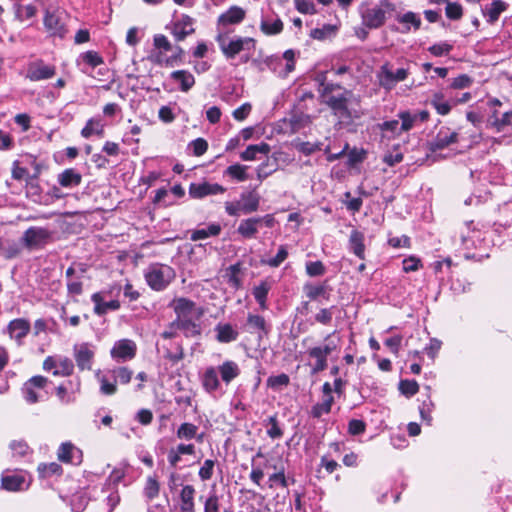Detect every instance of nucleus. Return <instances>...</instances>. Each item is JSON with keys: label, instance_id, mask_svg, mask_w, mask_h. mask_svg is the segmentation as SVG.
<instances>
[{"label": "nucleus", "instance_id": "obj_1", "mask_svg": "<svg viewBox=\"0 0 512 512\" xmlns=\"http://www.w3.org/2000/svg\"><path fill=\"white\" fill-rule=\"evenodd\" d=\"M325 103L332 111V114L340 119H350L352 114L348 108L353 97V92L342 87L340 84H329L324 89L318 90Z\"/></svg>", "mask_w": 512, "mask_h": 512}, {"label": "nucleus", "instance_id": "obj_2", "mask_svg": "<svg viewBox=\"0 0 512 512\" xmlns=\"http://www.w3.org/2000/svg\"><path fill=\"white\" fill-rule=\"evenodd\" d=\"M215 40L222 54L228 60L234 59L242 51H254L257 44V41L252 37L237 36L228 39V33L224 31H218Z\"/></svg>", "mask_w": 512, "mask_h": 512}, {"label": "nucleus", "instance_id": "obj_3", "mask_svg": "<svg viewBox=\"0 0 512 512\" xmlns=\"http://www.w3.org/2000/svg\"><path fill=\"white\" fill-rule=\"evenodd\" d=\"M175 270L166 264H151L144 273L147 285L154 291L165 290L175 279Z\"/></svg>", "mask_w": 512, "mask_h": 512}, {"label": "nucleus", "instance_id": "obj_4", "mask_svg": "<svg viewBox=\"0 0 512 512\" xmlns=\"http://www.w3.org/2000/svg\"><path fill=\"white\" fill-rule=\"evenodd\" d=\"M133 376V371L126 366L115 367L108 370L100 381V391L104 395H114L117 392V383L126 385Z\"/></svg>", "mask_w": 512, "mask_h": 512}, {"label": "nucleus", "instance_id": "obj_5", "mask_svg": "<svg viewBox=\"0 0 512 512\" xmlns=\"http://www.w3.org/2000/svg\"><path fill=\"white\" fill-rule=\"evenodd\" d=\"M49 381L43 376H33L26 381L22 388L24 399L29 404L44 400L48 395Z\"/></svg>", "mask_w": 512, "mask_h": 512}, {"label": "nucleus", "instance_id": "obj_6", "mask_svg": "<svg viewBox=\"0 0 512 512\" xmlns=\"http://www.w3.org/2000/svg\"><path fill=\"white\" fill-rule=\"evenodd\" d=\"M394 9V4L383 0L379 6L368 7L362 12V23L369 29H377L385 23L386 13Z\"/></svg>", "mask_w": 512, "mask_h": 512}, {"label": "nucleus", "instance_id": "obj_7", "mask_svg": "<svg viewBox=\"0 0 512 512\" xmlns=\"http://www.w3.org/2000/svg\"><path fill=\"white\" fill-rule=\"evenodd\" d=\"M52 233L43 227H29L21 238L22 244L29 250L43 248L51 239Z\"/></svg>", "mask_w": 512, "mask_h": 512}, {"label": "nucleus", "instance_id": "obj_8", "mask_svg": "<svg viewBox=\"0 0 512 512\" xmlns=\"http://www.w3.org/2000/svg\"><path fill=\"white\" fill-rule=\"evenodd\" d=\"M46 371H52L55 376H69L73 373L74 364L66 356L55 355L47 357L43 362Z\"/></svg>", "mask_w": 512, "mask_h": 512}, {"label": "nucleus", "instance_id": "obj_9", "mask_svg": "<svg viewBox=\"0 0 512 512\" xmlns=\"http://www.w3.org/2000/svg\"><path fill=\"white\" fill-rule=\"evenodd\" d=\"M74 358L80 370H91L94 362L95 349L91 343H78L74 345Z\"/></svg>", "mask_w": 512, "mask_h": 512}, {"label": "nucleus", "instance_id": "obj_10", "mask_svg": "<svg viewBox=\"0 0 512 512\" xmlns=\"http://www.w3.org/2000/svg\"><path fill=\"white\" fill-rule=\"evenodd\" d=\"M408 74L409 72L405 68H399L394 73L390 70L389 64L386 63L380 68L379 83L383 88L390 90L396 85V83L404 81Z\"/></svg>", "mask_w": 512, "mask_h": 512}, {"label": "nucleus", "instance_id": "obj_11", "mask_svg": "<svg viewBox=\"0 0 512 512\" xmlns=\"http://www.w3.org/2000/svg\"><path fill=\"white\" fill-rule=\"evenodd\" d=\"M188 192L191 198L202 199L209 195L223 194L226 192V188L218 183L203 181L200 183H191Z\"/></svg>", "mask_w": 512, "mask_h": 512}, {"label": "nucleus", "instance_id": "obj_12", "mask_svg": "<svg viewBox=\"0 0 512 512\" xmlns=\"http://www.w3.org/2000/svg\"><path fill=\"white\" fill-rule=\"evenodd\" d=\"M137 346L133 340L121 339L115 342L110 354L116 361L132 360L136 356Z\"/></svg>", "mask_w": 512, "mask_h": 512}, {"label": "nucleus", "instance_id": "obj_13", "mask_svg": "<svg viewBox=\"0 0 512 512\" xmlns=\"http://www.w3.org/2000/svg\"><path fill=\"white\" fill-rule=\"evenodd\" d=\"M458 141V134L450 132L447 127H442L433 140L427 143L428 150L432 153L445 149Z\"/></svg>", "mask_w": 512, "mask_h": 512}, {"label": "nucleus", "instance_id": "obj_14", "mask_svg": "<svg viewBox=\"0 0 512 512\" xmlns=\"http://www.w3.org/2000/svg\"><path fill=\"white\" fill-rule=\"evenodd\" d=\"M58 460L72 465L82 463V451L71 442L62 443L57 451Z\"/></svg>", "mask_w": 512, "mask_h": 512}, {"label": "nucleus", "instance_id": "obj_15", "mask_svg": "<svg viewBox=\"0 0 512 512\" xmlns=\"http://www.w3.org/2000/svg\"><path fill=\"white\" fill-rule=\"evenodd\" d=\"M170 329H179L186 338L198 337L201 335V325L188 317L176 318L169 323Z\"/></svg>", "mask_w": 512, "mask_h": 512}, {"label": "nucleus", "instance_id": "obj_16", "mask_svg": "<svg viewBox=\"0 0 512 512\" xmlns=\"http://www.w3.org/2000/svg\"><path fill=\"white\" fill-rule=\"evenodd\" d=\"M30 322L24 318H17L9 322L6 328V332L9 334L11 339H14L18 344L22 343V340L30 332Z\"/></svg>", "mask_w": 512, "mask_h": 512}, {"label": "nucleus", "instance_id": "obj_17", "mask_svg": "<svg viewBox=\"0 0 512 512\" xmlns=\"http://www.w3.org/2000/svg\"><path fill=\"white\" fill-rule=\"evenodd\" d=\"M246 16V12L239 6H231L227 11L222 13L217 20L218 30L227 25H236L241 23Z\"/></svg>", "mask_w": 512, "mask_h": 512}, {"label": "nucleus", "instance_id": "obj_18", "mask_svg": "<svg viewBox=\"0 0 512 512\" xmlns=\"http://www.w3.org/2000/svg\"><path fill=\"white\" fill-rule=\"evenodd\" d=\"M55 74V68L50 65H46L43 61L33 62L28 66L27 77L31 81H40L53 77Z\"/></svg>", "mask_w": 512, "mask_h": 512}, {"label": "nucleus", "instance_id": "obj_19", "mask_svg": "<svg viewBox=\"0 0 512 512\" xmlns=\"http://www.w3.org/2000/svg\"><path fill=\"white\" fill-rule=\"evenodd\" d=\"M44 26L52 35L59 36L60 38H64L67 33L62 17L55 12L46 11Z\"/></svg>", "mask_w": 512, "mask_h": 512}, {"label": "nucleus", "instance_id": "obj_20", "mask_svg": "<svg viewBox=\"0 0 512 512\" xmlns=\"http://www.w3.org/2000/svg\"><path fill=\"white\" fill-rule=\"evenodd\" d=\"M348 249L360 260H365V235L363 232L353 229L348 239Z\"/></svg>", "mask_w": 512, "mask_h": 512}, {"label": "nucleus", "instance_id": "obj_21", "mask_svg": "<svg viewBox=\"0 0 512 512\" xmlns=\"http://www.w3.org/2000/svg\"><path fill=\"white\" fill-rule=\"evenodd\" d=\"M215 339L219 343H231L239 337L238 330L230 323L219 322L215 328Z\"/></svg>", "mask_w": 512, "mask_h": 512}, {"label": "nucleus", "instance_id": "obj_22", "mask_svg": "<svg viewBox=\"0 0 512 512\" xmlns=\"http://www.w3.org/2000/svg\"><path fill=\"white\" fill-rule=\"evenodd\" d=\"M201 384L203 389L213 394L220 389V380L218 378V372L215 367H207L201 376Z\"/></svg>", "mask_w": 512, "mask_h": 512}, {"label": "nucleus", "instance_id": "obj_23", "mask_svg": "<svg viewBox=\"0 0 512 512\" xmlns=\"http://www.w3.org/2000/svg\"><path fill=\"white\" fill-rule=\"evenodd\" d=\"M507 8L508 4L505 1L493 0L482 9V13L489 24H494L499 19L500 15L507 10Z\"/></svg>", "mask_w": 512, "mask_h": 512}, {"label": "nucleus", "instance_id": "obj_24", "mask_svg": "<svg viewBox=\"0 0 512 512\" xmlns=\"http://www.w3.org/2000/svg\"><path fill=\"white\" fill-rule=\"evenodd\" d=\"M195 493L196 490L193 485H184L180 491V511L181 512H196L195 510Z\"/></svg>", "mask_w": 512, "mask_h": 512}, {"label": "nucleus", "instance_id": "obj_25", "mask_svg": "<svg viewBox=\"0 0 512 512\" xmlns=\"http://www.w3.org/2000/svg\"><path fill=\"white\" fill-rule=\"evenodd\" d=\"M169 307L173 308L176 318L188 317L196 307V303L188 298L179 297L173 299Z\"/></svg>", "mask_w": 512, "mask_h": 512}, {"label": "nucleus", "instance_id": "obj_26", "mask_svg": "<svg viewBox=\"0 0 512 512\" xmlns=\"http://www.w3.org/2000/svg\"><path fill=\"white\" fill-rule=\"evenodd\" d=\"M217 372L221 376V380L229 385L235 378L240 375V368L238 364L232 360H226L218 366Z\"/></svg>", "mask_w": 512, "mask_h": 512}, {"label": "nucleus", "instance_id": "obj_27", "mask_svg": "<svg viewBox=\"0 0 512 512\" xmlns=\"http://www.w3.org/2000/svg\"><path fill=\"white\" fill-rule=\"evenodd\" d=\"M239 201L242 205V213L251 214L258 210L260 205V196L255 190L243 192L240 195Z\"/></svg>", "mask_w": 512, "mask_h": 512}, {"label": "nucleus", "instance_id": "obj_28", "mask_svg": "<svg viewBox=\"0 0 512 512\" xmlns=\"http://www.w3.org/2000/svg\"><path fill=\"white\" fill-rule=\"evenodd\" d=\"M170 78L179 83L182 92H188L195 85V77L188 70H176L170 74Z\"/></svg>", "mask_w": 512, "mask_h": 512}, {"label": "nucleus", "instance_id": "obj_29", "mask_svg": "<svg viewBox=\"0 0 512 512\" xmlns=\"http://www.w3.org/2000/svg\"><path fill=\"white\" fill-rule=\"evenodd\" d=\"M266 427V434L272 440L281 439L284 435V430L279 422L277 413L267 417L262 422Z\"/></svg>", "mask_w": 512, "mask_h": 512}, {"label": "nucleus", "instance_id": "obj_30", "mask_svg": "<svg viewBox=\"0 0 512 512\" xmlns=\"http://www.w3.org/2000/svg\"><path fill=\"white\" fill-rule=\"evenodd\" d=\"M77 66L81 72L92 76L96 68V52L87 51L80 54L77 59Z\"/></svg>", "mask_w": 512, "mask_h": 512}, {"label": "nucleus", "instance_id": "obj_31", "mask_svg": "<svg viewBox=\"0 0 512 512\" xmlns=\"http://www.w3.org/2000/svg\"><path fill=\"white\" fill-rule=\"evenodd\" d=\"M38 476L42 480H50L53 477L61 476L62 466L56 462L40 463L37 467Z\"/></svg>", "mask_w": 512, "mask_h": 512}, {"label": "nucleus", "instance_id": "obj_32", "mask_svg": "<svg viewBox=\"0 0 512 512\" xmlns=\"http://www.w3.org/2000/svg\"><path fill=\"white\" fill-rule=\"evenodd\" d=\"M271 288V283H269L267 280H263L252 290V295L254 296L256 302L259 304L261 310L268 309L267 297Z\"/></svg>", "mask_w": 512, "mask_h": 512}, {"label": "nucleus", "instance_id": "obj_33", "mask_svg": "<svg viewBox=\"0 0 512 512\" xmlns=\"http://www.w3.org/2000/svg\"><path fill=\"white\" fill-rule=\"evenodd\" d=\"M260 225V220L257 217H251L247 219H243L238 228L237 232L244 238L250 239L255 236L258 232V226Z\"/></svg>", "mask_w": 512, "mask_h": 512}, {"label": "nucleus", "instance_id": "obj_34", "mask_svg": "<svg viewBox=\"0 0 512 512\" xmlns=\"http://www.w3.org/2000/svg\"><path fill=\"white\" fill-rule=\"evenodd\" d=\"M307 353L310 358L315 359L311 369L312 374H317L327 368V357L320 350V346L310 348Z\"/></svg>", "mask_w": 512, "mask_h": 512}, {"label": "nucleus", "instance_id": "obj_35", "mask_svg": "<svg viewBox=\"0 0 512 512\" xmlns=\"http://www.w3.org/2000/svg\"><path fill=\"white\" fill-rule=\"evenodd\" d=\"M271 148L268 143L262 142L260 144L249 145L241 154L240 158L243 161H252L257 158V154L267 155Z\"/></svg>", "mask_w": 512, "mask_h": 512}, {"label": "nucleus", "instance_id": "obj_36", "mask_svg": "<svg viewBox=\"0 0 512 512\" xmlns=\"http://www.w3.org/2000/svg\"><path fill=\"white\" fill-rule=\"evenodd\" d=\"M247 325L251 329L250 332L258 331L260 338H262L263 336H267L269 333V327L266 323V320L261 315L248 314Z\"/></svg>", "mask_w": 512, "mask_h": 512}, {"label": "nucleus", "instance_id": "obj_37", "mask_svg": "<svg viewBox=\"0 0 512 512\" xmlns=\"http://www.w3.org/2000/svg\"><path fill=\"white\" fill-rule=\"evenodd\" d=\"M221 231L222 227L219 223H211L207 228L193 230L190 235V240L198 241L212 236L215 237L218 236Z\"/></svg>", "mask_w": 512, "mask_h": 512}, {"label": "nucleus", "instance_id": "obj_38", "mask_svg": "<svg viewBox=\"0 0 512 512\" xmlns=\"http://www.w3.org/2000/svg\"><path fill=\"white\" fill-rule=\"evenodd\" d=\"M160 494V482L156 475L148 476L146 478L144 487H143V495L147 499V501H152L157 498Z\"/></svg>", "mask_w": 512, "mask_h": 512}, {"label": "nucleus", "instance_id": "obj_39", "mask_svg": "<svg viewBox=\"0 0 512 512\" xmlns=\"http://www.w3.org/2000/svg\"><path fill=\"white\" fill-rule=\"evenodd\" d=\"M1 480L3 488L8 491L21 490L25 483V478L17 473L2 475Z\"/></svg>", "mask_w": 512, "mask_h": 512}, {"label": "nucleus", "instance_id": "obj_40", "mask_svg": "<svg viewBox=\"0 0 512 512\" xmlns=\"http://www.w3.org/2000/svg\"><path fill=\"white\" fill-rule=\"evenodd\" d=\"M284 29V24L280 18H276L272 22L268 19H262L260 22V30L267 36L278 35Z\"/></svg>", "mask_w": 512, "mask_h": 512}, {"label": "nucleus", "instance_id": "obj_41", "mask_svg": "<svg viewBox=\"0 0 512 512\" xmlns=\"http://www.w3.org/2000/svg\"><path fill=\"white\" fill-rule=\"evenodd\" d=\"M306 296L310 300H316L319 297H323L325 299H329V293L327 292L326 283L314 285L311 283H306L303 287Z\"/></svg>", "mask_w": 512, "mask_h": 512}, {"label": "nucleus", "instance_id": "obj_42", "mask_svg": "<svg viewBox=\"0 0 512 512\" xmlns=\"http://www.w3.org/2000/svg\"><path fill=\"white\" fill-rule=\"evenodd\" d=\"M431 105L440 115H447L450 113L452 109V105L449 101L445 100L444 94L442 92H436L432 95Z\"/></svg>", "mask_w": 512, "mask_h": 512}, {"label": "nucleus", "instance_id": "obj_43", "mask_svg": "<svg viewBox=\"0 0 512 512\" xmlns=\"http://www.w3.org/2000/svg\"><path fill=\"white\" fill-rule=\"evenodd\" d=\"M89 502L86 491L80 490L74 493L69 501L72 512H83Z\"/></svg>", "mask_w": 512, "mask_h": 512}, {"label": "nucleus", "instance_id": "obj_44", "mask_svg": "<svg viewBox=\"0 0 512 512\" xmlns=\"http://www.w3.org/2000/svg\"><path fill=\"white\" fill-rule=\"evenodd\" d=\"M199 428L197 425L190 423V422H184L182 423L176 430V437L180 440H192L194 437H197V432Z\"/></svg>", "mask_w": 512, "mask_h": 512}, {"label": "nucleus", "instance_id": "obj_45", "mask_svg": "<svg viewBox=\"0 0 512 512\" xmlns=\"http://www.w3.org/2000/svg\"><path fill=\"white\" fill-rule=\"evenodd\" d=\"M334 403V397L324 398L322 402L316 403L311 407L310 415L319 419L324 414H329Z\"/></svg>", "mask_w": 512, "mask_h": 512}, {"label": "nucleus", "instance_id": "obj_46", "mask_svg": "<svg viewBox=\"0 0 512 512\" xmlns=\"http://www.w3.org/2000/svg\"><path fill=\"white\" fill-rule=\"evenodd\" d=\"M80 181V174L76 173L73 169H66L58 176V182L63 187L77 186Z\"/></svg>", "mask_w": 512, "mask_h": 512}, {"label": "nucleus", "instance_id": "obj_47", "mask_svg": "<svg viewBox=\"0 0 512 512\" xmlns=\"http://www.w3.org/2000/svg\"><path fill=\"white\" fill-rule=\"evenodd\" d=\"M13 457L25 458L32 454V449L24 440H13L9 444Z\"/></svg>", "mask_w": 512, "mask_h": 512}, {"label": "nucleus", "instance_id": "obj_48", "mask_svg": "<svg viewBox=\"0 0 512 512\" xmlns=\"http://www.w3.org/2000/svg\"><path fill=\"white\" fill-rule=\"evenodd\" d=\"M397 20L405 24V27L401 30L402 33H407L410 31V27L408 24H411L415 30H418L421 26V19L414 12H407L401 16L397 17Z\"/></svg>", "mask_w": 512, "mask_h": 512}, {"label": "nucleus", "instance_id": "obj_49", "mask_svg": "<svg viewBox=\"0 0 512 512\" xmlns=\"http://www.w3.org/2000/svg\"><path fill=\"white\" fill-rule=\"evenodd\" d=\"M419 384L416 380L402 379L398 384V389L402 395L407 398L413 397L419 392Z\"/></svg>", "mask_w": 512, "mask_h": 512}, {"label": "nucleus", "instance_id": "obj_50", "mask_svg": "<svg viewBox=\"0 0 512 512\" xmlns=\"http://www.w3.org/2000/svg\"><path fill=\"white\" fill-rule=\"evenodd\" d=\"M104 291L98 292V315L105 314L108 310H118L120 308V302L118 299H112L110 301L104 300Z\"/></svg>", "mask_w": 512, "mask_h": 512}, {"label": "nucleus", "instance_id": "obj_51", "mask_svg": "<svg viewBox=\"0 0 512 512\" xmlns=\"http://www.w3.org/2000/svg\"><path fill=\"white\" fill-rule=\"evenodd\" d=\"M246 169L247 167L244 165L234 164L227 167L225 174L239 182H243L248 179Z\"/></svg>", "mask_w": 512, "mask_h": 512}, {"label": "nucleus", "instance_id": "obj_52", "mask_svg": "<svg viewBox=\"0 0 512 512\" xmlns=\"http://www.w3.org/2000/svg\"><path fill=\"white\" fill-rule=\"evenodd\" d=\"M288 257V250L286 246L281 245L275 257L268 260L261 259V264L268 265L270 267H279Z\"/></svg>", "mask_w": 512, "mask_h": 512}, {"label": "nucleus", "instance_id": "obj_53", "mask_svg": "<svg viewBox=\"0 0 512 512\" xmlns=\"http://www.w3.org/2000/svg\"><path fill=\"white\" fill-rule=\"evenodd\" d=\"M290 384V377L285 374L281 373L279 375L270 376L267 379V386L273 390H279L282 387H287Z\"/></svg>", "mask_w": 512, "mask_h": 512}, {"label": "nucleus", "instance_id": "obj_54", "mask_svg": "<svg viewBox=\"0 0 512 512\" xmlns=\"http://www.w3.org/2000/svg\"><path fill=\"white\" fill-rule=\"evenodd\" d=\"M125 476V472L123 469H114L108 479L107 483L103 487V491L105 490H117L118 484L123 480Z\"/></svg>", "mask_w": 512, "mask_h": 512}, {"label": "nucleus", "instance_id": "obj_55", "mask_svg": "<svg viewBox=\"0 0 512 512\" xmlns=\"http://www.w3.org/2000/svg\"><path fill=\"white\" fill-rule=\"evenodd\" d=\"M337 31V27L331 24H325L321 28H315L311 31L310 36L313 39L324 40L331 35H334Z\"/></svg>", "mask_w": 512, "mask_h": 512}, {"label": "nucleus", "instance_id": "obj_56", "mask_svg": "<svg viewBox=\"0 0 512 512\" xmlns=\"http://www.w3.org/2000/svg\"><path fill=\"white\" fill-rule=\"evenodd\" d=\"M203 512H220V498L214 491L205 498Z\"/></svg>", "mask_w": 512, "mask_h": 512}, {"label": "nucleus", "instance_id": "obj_57", "mask_svg": "<svg viewBox=\"0 0 512 512\" xmlns=\"http://www.w3.org/2000/svg\"><path fill=\"white\" fill-rule=\"evenodd\" d=\"M336 306H331L329 308H321L314 316L315 322L327 326L330 325L333 318V310Z\"/></svg>", "mask_w": 512, "mask_h": 512}, {"label": "nucleus", "instance_id": "obj_58", "mask_svg": "<svg viewBox=\"0 0 512 512\" xmlns=\"http://www.w3.org/2000/svg\"><path fill=\"white\" fill-rule=\"evenodd\" d=\"M170 31L176 41H183L187 36L192 35L195 29L187 28L179 24H172Z\"/></svg>", "mask_w": 512, "mask_h": 512}, {"label": "nucleus", "instance_id": "obj_59", "mask_svg": "<svg viewBox=\"0 0 512 512\" xmlns=\"http://www.w3.org/2000/svg\"><path fill=\"white\" fill-rule=\"evenodd\" d=\"M398 118L401 120V132H407L411 130L414 126V123L417 121L414 114H411L409 111L399 112Z\"/></svg>", "mask_w": 512, "mask_h": 512}, {"label": "nucleus", "instance_id": "obj_60", "mask_svg": "<svg viewBox=\"0 0 512 512\" xmlns=\"http://www.w3.org/2000/svg\"><path fill=\"white\" fill-rule=\"evenodd\" d=\"M447 18L450 20H459L463 16V8L457 2H448L445 8Z\"/></svg>", "mask_w": 512, "mask_h": 512}, {"label": "nucleus", "instance_id": "obj_61", "mask_svg": "<svg viewBox=\"0 0 512 512\" xmlns=\"http://www.w3.org/2000/svg\"><path fill=\"white\" fill-rule=\"evenodd\" d=\"M326 272V268L321 261H310L306 263V273L310 277L322 276Z\"/></svg>", "mask_w": 512, "mask_h": 512}, {"label": "nucleus", "instance_id": "obj_62", "mask_svg": "<svg viewBox=\"0 0 512 512\" xmlns=\"http://www.w3.org/2000/svg\"><path fill=\"white\" fill-rule=\"evenodd\" d=\"M453 49V45L442 42V43H436L433 44L428 48V51L435 57H441L444 55H448Z\"/></svg>", "mask_w": 512, "mask_h": 512}, {"label": "nucleus", "instance_id": "obj_63", "mask_svg": "<svg viewBox=\"0 0 512 512\" xmlns=\"http://www.w3.org/2000/svg\"><path fill=\"white\" fill-rule=\"evenodd\" d=\"M366 423L360 419H351L348 422V434L351 436H358L363 434L366 431Z\"/></svg>", "mask_w": 512, "mask_h": 512}, {"label": "nucleus", "instance_id": "obj_64", "mask_svg": "<svg viewBox=\"0 0 512 512\" xmlns=\"http://www.w3.org/2000/svg\"><path fill=\"white\" fill-rule=\"evenodd\" d=\"M215 461L212 459H206L203 465L200 467L198 475L202 481H207L212 478Z\"/></svg>", "mask_w": 512, "mask_h": 512}]
</instances>
